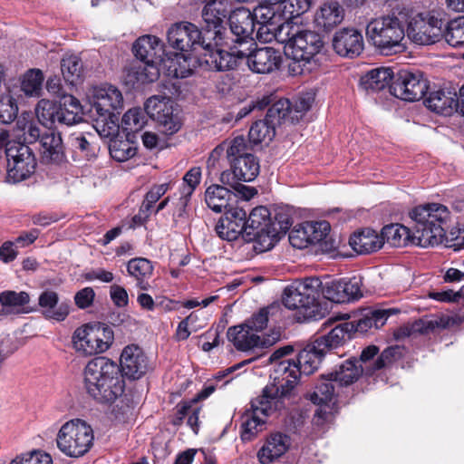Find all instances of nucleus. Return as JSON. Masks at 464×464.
Returning a JSON list of instances; mask_svg holds the SVG:
<instances>
[{"label":"nucleus","mask_w":464,"mask_h":464,"mask_svg":"<svg viewBox=\"0 0 464 464\" xmlns=\"http://www.w3.org/2000/svg\"><path fill=\"white\" fill-rule=\"evenodd\" d=\"M349 244L359 254H370L383 246V238L375 230L365 228L351 236Z\"/></svg>","instance_id":"2f4dec72"},{"label":"nucleus","mask_w":464,"mask_h":464,"mask_svg":"<svg viewBox=\"0 0 464 464\" xmlns=\"http://www.w3.org/2000/svg\"><path fill=\"white\" fill-rule=\"evenodd\" d=\"M414 221V236L417 246H434L444 242L445 229L450 220L449 208L439 203L420 205L409 213Z\"/></svg>","instance_id":"7ed1b4c3"},{"label":"nucleus","mask_w":464,"mask_h":464,"mask_svg":"<svg viewBox=\"0 0 464 464\" xmlns=\"http://www.w3.org/2000/svg\"><path fill=\"white\" fill-rule=\"evenodd\" d=\"M132 49L139 62L157 63L162 52L160 39L153 35L140 37L134 43Z\"/></svg>","instance_id":"72a5a7b5"},{"label":"nucleus","mask_w":464,"mask_h":464,"mask_svg":"<svg viewBox=\"0 0 464 464\" xmlns=\"http://www.w3.org/2000/svg\"><path fill=\"white\" fill-rule=\"evenodd\" d=\"M401 357L402 348L401 346H389L381 353L369 371L375 372L389 367Z\"/></svg>","instance_id":"e2e57ef3"},{"label":"nucleus","mask_w":464,"mask_h":464,"mask_svg":"<svg viewBox=\"0 0 464 464\" xmlns=\"http://www.w3.org/2000/svg\"><path fill=\"white\" fill-rule=\"evenodd\" d=\"M7 173L14 182L27 179L34 173L36 160L32 149L19 141L11 142L6 151Z\"/></svg>","instance_id":"ddd939ff"},{"label":"nucleus","mask_w":464,"mask_h":464,"mask_svg":"<svg viewBox=\"0 0 464 464\" xmlns=\"http://www.w3.org/2000/svg\"><path fill=\"white\" fill-rule=\"evenodd\" d=\"M276 392V390L273 387L264 388L261 394L251 401L250 409L246 410L242 416L241 438L243 440H251L261 431L267 416L287 410L284 407V401L271 400V396Z\"/></svg>","instance_id":"39448f33"},{"label":"nucleus","mask_w":464,"mask_h":464,"mask_svg":"<svg viewBox=\"0 0 464 464\" xmlns=\"http://www.w3.org/2000/svg\"><path fill=\"white\" fill-rule=\"evenodd\" d=\"M281 60L280 53L272 47L255 48L247 65L254 72L269 73L279 68Z\"/></svg>","instance_id":"b1692460"},{"label":"nucleus","mask_w":464,"mask_h":464,"mask_svg":"<svg viewBox=\"0 0 464 464\" xmlns=\"http://www.w3.org/2000/svg\"><path fill=\"white\" fill-rule=\"evenodd\" d=\"M442 36L453 47L464 46V17L460 16L450 21Z\"/></svg>","instance_id":"5fc2aeb1"},{"label":"nucleus","mask_w":464,"mask_h":464,"mask_svg":"<svg viewBox=\"0 0 464 464\" xmlns=\"http://www.w3.org/2000/svg\"><path fill=\"white\" fill-rule=\"evenodd\" d=\"M317 279H306L296 285H291L285 290L283 298L285 307L298 310L308 320H319L324 317V312L316 301L318 296Z\"/></svg>","instance_id":"6e6552de"},{"label":"nucleus","mask_w":464,"mask_h":464,"mask_svg":"<svg viewBox=\"0 0 464 464\" xmlns=\"http://www.w3.org/2000/svg\"><path fill=\"white\" fill-rule=\"evenodd\" d=\"M247 220V237L248 239H254L259 242L264 248L273 247V239L266 237V232L271 230L272 213L264 206H259L252 209Z\"/></svg>","instance_id":"a211bd4d"},{"label":"nucleus","mask_w":464,"mask_h":464,"mask_svg":"<svg viewBox=\"0 0 464 464\" xmlns=\"http://www.w3.org/2000/svg\"><path fill=\"white\" fill-rule=\"evenodd\" d=\"M221 3L217 0L208 1L202 10V19L205 28L202 33L205 34V41L215 42L216 45H227L228 35L223 25L226 12L220 8Z\"/></svg>","instance_id":"2eb2a0df"},{"label":"nucleus","mask_w":464,"mask_h":464,"mask_svg":"<svg viewBox=\"0 0 464 464\" xmlns=\"http://www.w3.org/2000/svg\"><path fill=\"white\" fill-rule=\"evenodd\" d=\"M338 384L331 377V373L323 376L316 383L314 392L311 394V401L315 404H322L330 401Z\"/></svg>","instance_id":"de8ad7c7"},{"label":"nucleus","mask_w":464,"mask_h":464,"mask_svg":"<svg viewBox=\"0 0 464 464\" xmlns=\"http://www.w3.org/2000/svg\"><path fill=\"white\" fill-rule=\"evenodd\" d=\"M121 367L125 376L140 379L149 370L148 358L138 345H128L121 354Z\"/></svg>","instance_id":"4be33fe9"},{"label":"nucleus","mask_w":464,"mask_h":464,"mask_svg":"<svg viewBox=\"0 0 464 464\" xmlns=\"http://www.w3.org/2000/svg\"><path fill=\"white\" fill-rule=\"evenodd\" d=\"M227 336L228 341L240 351H248L265 344L258 334L246 326V323L229 327Z\"/></svg>","instance_id":"c85d7f7f"},{"label":"nucleus","mask_w":464,"mask_h":464,"mask_svg":"<svg viewBox=\"0 0 464 464\" xmlns=\"http://www.w3.org/2000/svg\"><path fill=\"white\" fill-rule=\"evenodd\" d=\"M10 464H53V460L49 454L42 450H33L16 457Z\"/></svg>","instance_id":"338daca9"},{"label":"nucleus","mask_w":464,"mask_h":464,"mask_svg":"<svg viewBox=\"0 0 464 464\" xmlns=\"http://www.w3.org/2000/svg\"><path fill=\"white\" fill-rule=\"evenodd\" d=\"M114 340L113 331L104 324H86L76 328L72 336V347L82 356L106 352Z\"/></svg>","instance_id":"0eeeda50"},{"label":"nucleus","mask_w":464,"mask_h":464,"mask_svg":"<svg viewBox=\"0 0 464 464\" xmlns=\"http://www.w3.org/2000/svg\"><path fill=\"white\" fill-rule=\"evenodd\" d=\"M43 82V72L38 69H31L24 75L21 89L26 95L36 96L40 93Z\"/></svg>","instance_id":"13d9d810"},{"label":"nucleus","mask_w":464,"mask_h":464,"mask_svg":"<svg viewBox=\"0 0 464 464\" xmlns=\"http://www.w3.org/2000/svg\"><path fill=\"white\" fill-rule=\"evenodd\" d=\"M324 46L323 40L315 32L304 30L287 31L285 42V54L297 62L308 63Z\"/></svg>","instance_id":"9d476101"},{"label":"nucleus","mask_w":464,"mask_h":464,"mask_svg":"<svg viewBox=\"0 0 464 464\" xmlns=\"http://www.w3.org/2000/svg\"><path fill=\"white\" fill-rule=\"evenodd\" d=\"M324 353L319 351L314 342L306 345L299 352L295 360L301 374L309 375L314 373L319 367Z\"/></svg>","instance_id":"a19ab883"},{"label":"nucleus","mask_w":464,"mask_h":464,"mask_svg":"<svg viewBox=\"0 0 464 464\" xmlns=\"http://www.w3.org/2000/svg\"><path fill=\"white\" fill-rule=\"evenodd\" d=\"M276 135V127L267 119L256 121L248 132L249 141L255 145L269 142Z\"/></svg>","instance_id":"8fccbe9b"},{"label":"nucleus","mask_w":464,"mask_h":464,"mask_svg":"<svg viewBox=\"0 0 464 464\" xmlns=\"http://www.w3.org/2000/svg\"><path fill=\"white\" fill-rule=\"evenodd\" d=\"M110 154L112 159L123 162L136 154V148L128 140L113 139L109 145Z\"/></svg>","instance_id":"6e6d98bb"},{"label":"nucleus","mask_w":464,"mask_h":464,"mask_svg":"<svg viewBox=\"0 0 464 464\" xmlns=\"http://www.w3.org/2000/svg\"><path fill=\"white\" fill-rule=\"evenodd\" d=\"M293 224L292 212L285 207H278L272 213L271 230L266 232V237L273 239V246L285 235Z\"/></svg>","instance_id":"37998d69"},{"label":"nucleus","mask_w":464,"mask_h":464,"mask_svg":"<svg viewBox=\"0 0 464 464\" xmlns=\"http://www.w3.org/2000/svg\"><path fill=\"white\" fill-rule=\"evenodd\" d=\"M160 72L157 63L138 62L131 68V76L139 84L152 82L158 79Z\"/></svg>","instance_id":"3c124183"},{"label":"nucleus","mask_w":464,"mask_h":464,"mask_svg":"<svg viewBox=\"0 0 464 464\" xmlns=\"http://www.w3.org/2000/svg\"><path fill=\"white\" fill-rule=\"evenodd\" d=\"M38 304L46 319L63 322L70 314L69 302L59 304L58 294L52 290H45L39 295Z\"/></svg>","instance_id":"393cba45"},{"label":"nucleus","mask_w":464,"mask_h":464,"mask_svg":"<svg viewBox=\"0 0 464 464\" xmlns=\"http://www.w3.org/2000/svg\"><path fill=\"white\" fill-rule=\"evenodd\" d=\"M428 88V81L422 72L401 71L392 82L390 92L399 99L414 102L421 99Z\"/></svg>","instance_id":"4468645a"},{"label":"nucleus","mask_w":464,"mask_h":464,"mask_svg":"<svg viewBox=\"0 0 464 464\" xmlns=\"http://www.w3.org/2000/svg\"><path fill=\"white\" fill-rule=\"evenodd\" d=\"M29 302V294L24 291H4L0 294V315L27 313L24 306Z\"/></svg>","instance_id":"c9c22d12"},{"label":"nucleus","mask_w":464,"mask_h":464,"mask_svg":"<svg viewBox=\"0 0 464 464\" xmlns=\"http://www.w3.org/2000/svg\"><path fill=\"white\" fill-rule=\"evenodd\" d=\"M40 152L42 160L45 163H60L64 158L63 140L60 134L46 131L40 140Z\"/></svg>","instance_id":"bb28decb"},{"label":"nucleus","mask_w":464,"mask_h":464,"mask_svg":"<svg viewBox=\"0 0 464 464\" xmlns=\"http://www.w3.org/2000/svg\"><path fill=\"white\" fill-rule=\"evenodd\" d=\"M353 327L352 323L345 322L337 324L327 334L318 337L314 341L315 346L324 354L332 349L338 348L351 337Z\"/></svg>","instance_id":"c756f323"},{"label":"nucleus","mask_w":464,"mask_h":464,"mask_svg":"<svg viewBox=\"0 0 464 464\" xmlns=\"http://www.w3.org/2000/svg\"><path fill=\"white\" fill-rule=\"evenodd\" d=\"M290 445L288 436L275 433L267 438L263 447L258 450L257 457L261 464H270L285 453Z\"/></svg>","instance_id":"cd10ccee"},{"label":"nucleus","mask_w":464,"mask_h":464,"mask_svg":"<svg viewBox=\"0 0 464 464\" xmlns=\"http://www.w3.org/2000/svg\"><path fill=\"white\" fill-rule=\"evenodd\" d=\"M93 109L106 118H111L115 111L122 109L123 97L120 90L112 85H102L93 90Z\"/></svg>","instance_id":"6ab92c4d"},{"label":"nucleus","mask_w":464,"mask_h":464,"mask_svg":"<svg viewBox=\"0 0 464 464\" xmlns=\"http://www.w3.org/2000/svg\"><path fill=\"white\" fill-rule=\"evenodd\" d=\"M146 115L158 122L160 131L165 135H173L181 127V121L173 109L172 102L154 96L147 100L144 111L132 108L125 112L122 117L124 129L131 132L140 130L147 122Z\"/></svg>","instance_id":"20e7f679"},{"label":"nucleus","mask_w":464,"mask_h":464,"mask_svg":"<svg viewBox=\"0 0 464 464\" xmlns=\"http://www.w3.org/2000/svg\"><path fill=\"white\" fill-rule=\"evenodd\" d=\"M414 229L411 231L407 227L400 224H391L385 226L381 234L383 243L386 241L390 246L394 247L405 246L408 244L417 246L415 242Z\"/></svg>","instance_id":"e433bc0d"},{"label":"nucleus","mask_w":464,"mask_h":464,"mask_svg":"<svg viewBox=\"0 0 464 464\" xmlns=\"http://www.w3.org/2000/svg\"><path fill=\"white\" fill-rule=\"evenodd\" d=\"M215 229L220 238L227 241L236 240L244 233L247 236L249 230L246 210L238 206L228 208L218 220Z\"/></svg>","instance_id":"f3484780"},{"label":"nucleus","mask_w":464,"mask_h":464,"mask_svg":"<svg viewBox=\"0 0 464 464\" xmlns=\"http://www.w3.org/2000/svg\"><path fill=\"white\" fill-rule=\"evenodd\" d=\"M343 20V9L337 2L324 4L315 14L318 27L326 31L333 29Z\"/></svg>","instance_id":"4c0bfd02"},{"label":"nucleus","mask_w":464,"mask_h":464,"mask_svg":"<svg viewBox=\"0 0 464 464\" xmlns=\"http://www.w3.org/2000/svg\"><path fill=\"white\" fill-rule=\"evenodd\" d=\"M363 368L356 358H351L340 364L338 368L330 372L331 377L338 386H348L355 382L362 375Z\"/></svg>","instance_id":"58836bf2"},{"label":"nucleus","mask_w":464,"mask_h":464,"mask_svg":"<svg viewBox=\"0 0 464 464\" xmlns=\"http://www.w3.org/2000/svg\"><path fill=\"white\" fill-rule=\"evenodd\" d=\"M457 324V320L453 317L441 315L438 317H434L433 319L427 320L422 319L419 320L415 324V330H424L425 333L429 331H432L436 328H449Z\"/></svg>","instance_id":"69168bd1"},{"label":"nucleus","mask_w":464,"mask_h":464,"mask_svg":"<svg viewBox=\"0 0 464 464\" xmlns=\"http://www.w3.org/2000/svg\"><path fill=\"white\" fill-rule=\"evenodd\" d=\"M290 24H259L256 30V38L263 43H270L274 40L285 44L287 31L291 29Z\"/></svg>","instance_id":"a18cd8bd"},{"label":"nucleus","mask_w":464,"mask_h":464,"mask_svg":"<svg viewBox=\"0 0 464 464\" xmlns=\"http://www.w3.org/2000/svg\"><path fill=\"white\" fill-rule=\"evenodd\" d=\"M390 315L389 310L367 309L357 320L352 321L353 333H366L372 328L379 329L383 326Z\"/></svg>","instance_id":"79ce46f5"},{"label":"nucleus","mask_w":464,"mask_h":464,"mask_svg":"<svg viewBox=\"0 0 464 464\" xmlns=\"http://www.w3.org/2000/svg\"><path fill=\"white\" fill-rule=\"evenodd\" d=\"M61 70L64 80L68 83L75 85L82 81L83 65L77 55H65L61 61Z\"/></svg>","instance_id":"49530a36"},{"label":"nucleus","mask_w":464,"mask_h":464,"mask_svg":"<svg viewBox=\"0 0 464 464\" xmlns=\"http://www.w3.org/2000/svg\"><path fill=\"white\" fill-rule=\"evenodd\" d=\"M200 55L211 70H233L237 68L239 63L233 50L229 49V44L221 46L216 45L215 42L211 41V45L205 48L203 53H200Z\"/></svg>","instance_id":"412c9836"},{"label":"nucleus","mask_w":464,"mask_h":464,"mask_svg":"<svg viewBox=\"0 0 464 464\" xmlns=\"http://www.w3.org/2000/svg\"><path fill=\"white\" fill-rule=\"evenodd\" d=\"M331 227L327 221H311L296 225L289 233L292 246L304 249L310 245L325 241Z\"/></svg>","instance_id":"dca6fc26"},{"label":"nucleus","mask_w":464,"mask_h":464,"mask_svg":"<svg viewBox=\"0 0 464 464\" xmlns=\"http://www.w3.org/2000/svg\"><path fill=\"white\" fill-rule=\"evenodd\" d=\"M83 373L87 393L99 402H113L123 392L119 366L106 357L91 360Z\"/></svg>","instance_id":"f03ea898"},{"label":"nucleus","mask_w":464,"mask_h":464,"mask_svg":"<svg viewBox=\"0 0 464 464\" xmlns=\"http://www.w3.org/2000/svg\"><path fill=\"white\" fill-rule=\"evenodd\" d=\"M406 25L408 37L417 44H432L442 37L443 22L430 12L414 16L411 12Z\"/></svg>","instance_id":"9b49d317"},{"label":"nucleus","mask_w":464,"mask_h":464,"mask_svg":"<svg viewBox=\"0 0 464 464\" xmlns=\"http://www.w3.org/2000/svg\"><path fill=\"white\" fill-rule=\"evenodd\" d=\"M71 144L75 152L86 160H92L97 157L99 147L82 134L72 137Z\"/></svg>","instance_id":"4d7b16f0"},{"label":"nucleus","mask_w":464,"mask_h":464,"mask_svg":"<svg viewBox=\"0 0 464 464\" xmlns=\"http://www.w3.org/2000/svg\"><path fill=\"white\" fill-rule=\"evenodd\" d=\"M313 0H285L280 5V10L286 23L288 20L297 17L307 12Z\"/></svg>","instance_id":"052dcab7"},{"label":"nucleus","mask_w":464,"mask_h":464,"mask_svg":"<svg viewBox=\"0 0 464 464\" xmlns=\"http://www.w3.org/2000/svg\"><path fill=\"white\" fill-rule=\"evenodd\" d=\"M57 103L49 100L42 99L35 108V114L39 122L51 129L57 124Z\"/></svg>","instance_id":"603ef678"},{"label":"nucleus","mask_w":464,"mask_h":464,"mask_svg":"<svg viewBox=\"0 0 464 464\" xmlns=\"http://www.w3.org/2000/svg\"><path fill=\"white\" fill-rule=\"evenodd\" d=\"M276 311L277 307L274 305L261 308L245 322L246 326L258 334L259 332L267 327L269 318L272 317Z\"/></svg>","instance_id":"bf43d9fd"},{"label":"nucleus","mask_w":464,"mask_h":464,"mask_svg":"<svg viewBox=\"0 0 464 464\" xmlns=\"http://www.w3.org/2000/svg\"><path fill=\"white\" fill-rule=\"evenodd\" d=\"M227 159L229 164H232L245 157L255 156L252 153V148L247 143L244 136H237L232 139L227 148Z\"/></svg>","instance_id":"864d4df0"},{"label":"nucleus","mask_w":464,"mask_h":464,"mask_svg":"<svg viewBox=\"0 0 464 464\" xmlns=\"http://www.w3.org/2000/svg\"><path fill=\"white\" fill-rule=\"evenodd\" d=\"M393 72L391 68H376L368 72L361 80L366 90L379 92L392 85Z\"/></svg>","instance_id":"c03bdc74"},{"label":"nucleus","mask_w":464,"mask_h":464,"mask_svg":"<svg viewBox=\"0 0 464 464\" xmlns=\"http://www.w3.org/2000/svg\"><path fill=\"white\" fill-rule=\"evenodd\" d=\"M231 172L223 171L220 180L223 184L233 186L236 181L250 182L259 174L260 164L256 156L245 157V159L229 164Z\"/></svg>","instance_id":"aec40b11"},{"label":"nucleus","mask_w":464,"mask_h":464,"mask_svg":"<svg viewBox=\"0 0 464 464\" xmlns=\"http://www.w3.org/2000/svg\"><path fill=\"white\" fill-rule=\"evenodd\" d=\"M168 42L170 46L181 52L203 53L211 42L205 41V34L197 25L183 22L172 25L168 31Z\"/></svg>","instance_id":"f8f14e48"},{"label":"nucleus","mask_w":464,"mask_h":464,"mask_svg":"<svg viewBox=\"0 0 464 464\" xmlns=\"http://www.w3.org/2000/svg\"><path fill=\"white\" fill-rule=\"evenodd\" d=\"M127 271L136 280L137 286L140 290L150 288L148 279L152 276L153 266L149 259L143 257L130 259L127 265Z\"/></svg>","instance_id":"ea45409f"},{"label":"nucleus","mask_w":464,"mask_h":464,"mask_svg":"<svg viewBox=\"0 0 464 464\" xmlns=\"http://www.w3.org/2000/svg\"><path fill=\"white\" fill-rule=\"evenodd\" d=\"M290 111V102L287 99H281L269 107L266 119L276 128L286 118Z\"/></svg>","instance_id":"0e129e2a"},{"label":"nucleus","mask_w":464,"mask_h":464,"mask_svg":"<svg viewBox=\"0 0 464 464\" xmlns=\"http://www.w3.org/2000/svg\"><path fill=\"white\" fill-rule=\"evenodd\" d=\"M18 107L14 100L10 97L0 99V121L5 124L11 123L16 118Z\"/></svg>","instance_id":"774afa93"},{"label":"nucleus","mask_w":464,"mask_h":464,"mask_svg":"<svg viewBox=\"0 0 464 464\" xmlns=\"http://www.w3.org/2000/svg\"><path fill=\"white\" fill-rule=\"evenodd\" d=\"M427 108L442 115H451L458 107V94L449 89H440L430 92L425 100Z\"/></svg>","instance_id":"a878e982"},{"label":"nucleus","mask_w":464,"mask_h":464,"mask_svg":"<svg viewBox=\"0 0 464 464\" xmlns=\"http://www.w3.org/2000/svg\"><path fill=\"white\" fill-rule=\"evenodd\" d=\"M411 13V8L398 5L387 15L372 19L366 26L368 41L385 55L403 52Z\"/></svg>","instance_id":"f257e3e1"},{"label":"nucleus","mask_w":464,"mask_h":464,"mask_svg":"<svg viewBox=\"0 0 464 464\" xmlns=\"http://www.w3.org/2000/svg\"><path fill=\"white\" fill-rule=\"evenodd\" d=\"M227 41L229 42V49L233 50L239 62L243 59L247 61L248 57L254 53L253 46L256 45V43L252 35L246 38L237 36L235 39L228 36Z\"/></svg>","instance_id":"680f3d73"},{"label":"nucleus","mask_w":464,"mask_h":464,"mask_svg":"<svg viewBox=\"0 0 464 464\" xmlns=\"http://www.w3.org/2000/svg\"><path fill=\"white\" fill-rule=\"evenodd\" d=\"M236 195L228 188L221 185H211L205 191V201L207 206L214 212L221 213L227 211L232 206Z\"/></svg>","instance_id":"473e14b6"},{"label":"nucleus","mask_w":464,"mask_h":464,"mask_svg":"<svg viewBox=\"0 0 464 464\" xmlns=\"http://www.w3.org/2000/svg\"><path fill=\"white\" fill-rule=\"evenodd\" d=\"M57 124L72 126L82 120V107L72 95H63L57 103Z\"/></svg>","instance_id":"7c9ffc66"},{"label":"nucleus","mask_w":464,"mask_h":464,"mask_svg":"<svg viewBox=\"0 0 464 464\" xmlns=\"http://www.w3.org/2000/svg\"><path fill=\"white\" fill-rule=\"evenodd\" d=\"M333 47L339 55L353 58L363 50L362 35L356 29L343 28L335 33Z\"/></svg>","instance_id":"5701e85b"},{"label":"nucleus","mask_w":464,"mask_h":464,"mask_svg":"<svg viewBox=\"0 0 464 464\" xmlns=\"http://www.w3.org/2000/svg\"><path fill=\"white\" fill-rule=\"evenodd\" d=\"M274 372L275 381L278 380V383L267 384L265 388L276 389V392L271 396V400L284 401V407L288 410L301 400L296 391V384L301 376L300 370L295 360H282L275 364Z\"/></svg>","instance_id":"1a4fd4ad"},{"label":"nucleus","mask_w":464,"mask_h":464,"mask_svg":"<svg viewBox=\"0 0 464 464\" xmlns=\"http://www.w3.org/2000/svg\"><path fill=\"white\" fill-rule=\"evenodd\" d=\"M94 435L92 427L80 419L65 422L58 431V449L67 457L80 458L93 446Z\"/></svg>","instance_id":"423d86ee"},{"label":"nucleus","mask_w":464,"mask_h":464,"mask_svg":"<svg viewBox=\"0 0 464 464\" xmlns=\"http://www.w3.org/2000/svg\"><path fill=\"white\" fill-rule=\"evenodd\" d=\"M255 24H286L281 10L275 5L262 2L252 13Z\"/></svg>","instance_id":"09e8293b"},{"label":"nucleus","mask_w":464,"mask_h":464,"mask_svg":"<svg viewBox=\"0 0 464 464\" xmlns=\"http://www.w3.org/2000/svg\"><path fill=\"white\" fill-rule=\"evenodd\" d=\"M230 34L235 37L243 38L251 36L255 30V22L252 13L245 7L237 8L228 18Z\"/></svg>","instance_id":"f704fd0d"}]
</instances>
